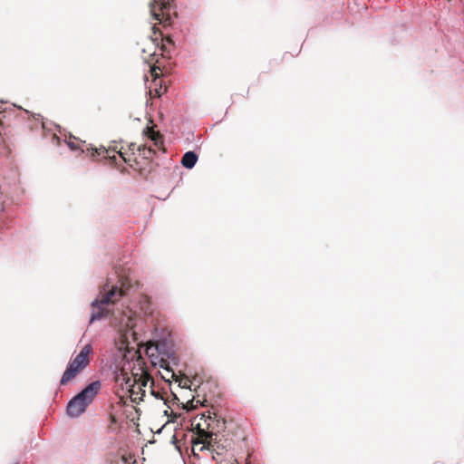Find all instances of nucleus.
<instances>
[{
  "label": "nucleus",
  "mask_w": 464,
  "mask_h": 464,
  "mask_svg": "<svg viewBox=\"0 0 464 464\" xmlns=\"http://www.w3.org/2000/svg\"><path fill=\"white\" fill-rule=\"evenodd\" d=\"M130 287V283L128 279L121 282V287L112 285L109 287V284L104 286V294L100 298H97L92 302V312L90 322L92 323L95 320H99L108 314V310L103 307L105 304H114L121 296L126 295V291Z\"/></svg>",
  "instance_id": "obj_2"
},
{
  "label": "nucleus",
  "mask_w": 464,
  "mask_h": 464,
  "mask_svg": "<svg viewBox=\"0 0 464 464\" xmlns=\"http://www.w3.org/2000/svg\"><path fill=\"white\" fill-rule=\"evenodd\" d=\"M152 29H153V31H154V34H157V28H156V26L154 25V26L152 27Z\"/></svg>",
  "instance_id": "obj_27"
},
{
  "label": "nucleus",
  "mask_w": 464,
  "mask_h": 464,
  "mask_svg": "<svg viewBox=\"0 0 464 464\" xmlns=\"http://www.w3.org/2000/svg\"><path fill=\"white\" fill-rule=\"evenodd\" d=\"M210 428H211V424H210V423H208V429H210Z\"/></svg>",
  "instance_id": "obj_28"
},
{
  "label": "nucleus",
  "mask_w": 464,
  "mask_h": 464,
  "mask_svg": "<svg viewBox=\"0 0 464 464\" xmlns=\"http://www.w3.org/2000/svg\"><path fill=\"white\" fill-rule=\"evenodd\" d=\"M111 422H115L116 421L115 417L114 416H111Z\"/></svg>",
  "instance_id": "obj_25"
},
{
  "label": "nucleus",
  "mask_w": 464,
  "mask_h": 464,
  "mask_svg": "<svg viewBox=\"0 0 464 464\" xmlns=\"http://www.w3.org/2000/svg\"><path fill=\"white\" fill-rule=\"evenodd\" d=\"M134 313L127 308L126 311H123L121 314V317L120 318V326L121 328H132L134 326Z\"/></svg>",
  "instance_id": "obj_11"
},
{
  "label": "nucleus",
  "mask_w": 464,
  "mask_h": 464,
  "mask_svg": "<svg viewBox=\"0 0 464 464\" xmlns=\"http://www.w3.org/2000/svg\"><path fill=\"white\" fill-rule=\"evenodd\" d=\"M153 395H155L157 398L160 397L159 393H156L154 391L151 392Z\"/></svg>",
  "instance_id": "obj_26"
},
{
  "label": "nucleus",
  "mask_w": 464,
  "mask_h": 464,
  "mask_svg": "<svg viewBox=\"0 0 464 464\" xmlns=\"http://www.w3.org/2000/svg\"><path fill=\"white\" fill-rule=\"evenodd\" d=\"M140 311L144 314V315H152L153 308L150 299L147 295H143L140 297Z\"/></svg>",
  "instance_id": "obj_13"
},
{
  "label": "nucleus",
  "mask_w": 464,
  "mask_h": 464,
  "mask_svg": "<svg viewBox=\"0 0 464 464\" xmlns=\"http://www.w3.org/2000/svg\"><path fill=\"white\" fill-rule=\"evenodd\" d=\"M145 365V361L140 353L134 352L131 360L123 362L120 371L116 372L115 381L121 384H129L131 382H141L142 385H147L149 382L153 383Z\"/></svg>",
  "instance_id": "obj_1"
},
{
  "label": "nucleus",
  "mask_w": 464,
  "mask_h": 464,
  "mask_svg": "<svg viewBox=\"0 0 464 464\" xmlns=\"http://www.w3.org/2000/svg\"><path fill=\"white\" fill-rule=\"evenodd\" d=\"M100 389L101 382L98 381L87 385L80 393L69 401L67 405L68 415L71 417H78L83 413Z\"/></svg>",
  "instance_id": "obj_4"
},
{
  "label": "nucleus",
  "mask_w": 464,
  "mask_h": 464,
  "mask_svg": "<svg viewBox=\"0 0 464 464\" xmlns=\"http://www.w3.org/2000/svg\"><path fill=\"white\" fill-rule=\"evenodd\" d=\"M198 156L193 151L186 152L181 160V164L187 169H192L197 163Z\"/></svg>",
  "instance_id": "obj_12"
},
{
  "label": "nucleus",
  "mask_w": 464,
  "mask_h": 464,
  "mask_svg": "<svg viewBox=\"0 0 464 464\" xmlns=\"http://www.w3.org/2000/svg\"><path fill=\"white\" fill-rule=\"evenodd\" d=\"M67 145L72 150H81L83 153H87V155H90L92 159H104L112 160H116L115 155H111V152L115 151L116 148L109 147L108 149H106L105 147L102 146L100 148H93L91 147L90 145H86L85 142H82V146H84L85 148H82L76 141L72 140V139H70L67 141Z\"/></svg>",
  "instance_id": "obj_7"
},
{
  "label": "nucleus",
  "mask_w": 464,
  "mask_h": 464,
  "mask_svg": "<svg viewBox=\"0 0 464 464\" xmlns=\"http://www.w3.org/2000/svg\"><path fill=\"white\" fill-rule=\"evenodd\" d=\"M28 127L31 130L38 129L40 127H44V123L39 116L38 117L34 116L32 120H29Z\"/></svg>",
  "instance_id": "obj_14"
},
{
  "label": "nucleus",
  "mask_w": 464,
  "mask_h": 464,
  "mask_svg": "<svg viewBox=\"0 0 464 464\" xmlns=\"http://www.w3.org/2000/svg\"><path fill=\"white\" fill-rule=\"evenodd\" d=\"M116 150L114 152L118 153L121 158L130 165V168L138 170L141 175H145L150 172L151 170V160L153 156L155 155V150L151 147H147L146 145H140L138 147L139 155L141 157V160L144 161L143 163L138 159H131L130 157H126L125 153H123L121 150H117V146H114Z\"/></svg>",
  "instance_id": "obj_5"
},
{
  "label": "nucleus",
  "mask_w": 464,
  "mask_h": 464,
  "mask_svg": "<svg viewBox=\"0 0 464 464\" xmlns=\"http://www.w3.org/2000/svg\"><path fill=\"white\" fill-rule=\"evenodd\" d=\"M208 418L209 420H212V418H214V419H215V418L217 417V414H216L215 412H213L214 417H212V416H211V412H210L209 411H208Z\"/></svg>",
  "instance_id": "obj_20"
},
{
  "label": "nucleus",
  "mask_w": 464,
  "mask_h": 464,
  "mask_svg": "<svg viewBox=\"0 0 464 464\" xmlns=\"http://www.w3.org/2000/svg\"><path fill=\"white\" fill-rule=\"evenodd\" d=\"M155 92H156V95L157 96L160 97L161 95V91L160 90L156 89Z\"/></svg>",
  "instance_id": "obj_22"
},
{
  "label": "nucleus",
  "mask_w": 464,
  "mask_h": 464,
  "mask_svg": "<svg viewBox=\"0 0 464 464\" xmlns=\"http://www.w3.org/2000/svg\"><path fill=\"white\" fill-rule=\"evenodd\" d=\"M194 401H195V399L193 398L192 400L187 401V403L183 405V408L188 411L197 408V404H194Z\"/></svg>",
  "instance_id": "obj_18"
},
{
  "label": "nucleus",
  "mask_w": 464,
  "mask_h": 464,
  "mask_svg": "<svg viewBox=\"0 0 464 464\" xmlns=\"http://www.w3.org/2000/svg\"><path fill=\"white\" fill-rule=\"evenodd\" d=\"M165 370H166V372H166V375H162V378H163V379H165L166 381H169V379H173V378H175V377H176L175 372H174L172 370H170V369L169 368V366H167V367L165 368Z\"/></svg>",
  "instance_id": "obj_17"
},
{
  "label": "nucleus",
  "mask_w": 464,
  "mask_h": 464,
  "mask_svg": "<svg viewBox=\"0 0 464 464\" xmlns=\"http://www.w3.org/2000/svg\"><path fill=\"white\" fill-rule=\"evenodd\" d=\"M169 9V3L162 0H152L150 3V13L156 20L160 23L163 22L165 15L167 18L165 21L169 20V14L167 13Z\"/></svg>",
  "instance_id": "obj_8"
},
{
  "label": "nucleus",
  "mask_w": 464,
  "mask_h": 464,
  "mask_svg": "<svg viewBox=\"0 0 464 464\" xmlns=\"http://www.w3.org/2000/svg\"><path fill=\"white\" fill-rule=\"evenodd\" d=\"M144 134L154 142V146L157 149H161L163 146L162 135L154 130V127H147L144 130Z\"/></svg>",
  "instance_id": "obj_10"
},
{
  "label": "nucleus",
  "mask_w": 464,
  "mask_h": 464,
  "mask_svg": "<svg viewBox=\"0 0 464 464\" xmlns=\"http://www.w3.org/2000/svg\"><path fill=\"white\" fill-rule=\"evenodd\" d=\"M227 464H238V462L236 459H231L227 462Z\"/></svg>",
  "instance_id": "obj_21"
},
{
  "label": "nucleus",
  "mask_w": 464,
  "mask_h": 464,
  "mask_svg": "<svg viewBox=\"0 0 464 464\" xmlns=\"http://www.w3.org/2000/svg\"><path fill=\"white\" fill-rule=\"evenodd\" d=\"M172 396L174 401H179V398L174 393H172Z\"/></svg>",
  "instance_id": "obj_24"
},
{
  "label": "nucleus",
  "mask_w": 464,
  "mask_h": 464,
  "mask_svg": "<svg viewBox=\"0 0 464 464\" xmlns=\"http://www.w3.org/2000/svg\"><path fill=\"white\" fill-rule=\"evenodd\" d=\"M162 45L160 47L162 52L169 51L168 45H173V41L169 36L162 37Z\"/></svg>",
  "instance_id": "obj_15"
},
{
  "label": "nucleus",
  "mask_w": 464,
  "mask_h": 464,
  "mask_svg": "<svg viewBox=\"0 0 464 464\" xmlns=\"http://www.w3.org/2000/svg\"><path fill=\"white\" fill-rule=\"evenodd\" d=\"M215 440H217V438H214V439H213V442H214V443H216V449H217V450H218V448H219V446H218V442H216Z\"/></svg>",
  "instance_id": "obj_23"
},
{
  "label": "nucleus",
  "mask_w": 464,
  "mask_h": 464,
  "mask_svg": "<svg viewBox=\"0 0 464 464\" xmlns=\"http://www.w3.org/2000/svg\"><path fill=\"white\" fill-rule=\"evenodd\" d=\"M198 430L197 438L192 440V451L195 453L196 450L199 451L208 450L211 452L212 458L217 461V464H225L223 459H219L222 453L217 451L216 443L213 442V430L206 431L204 429H200V424L198 425Z\"/></svg>",
  "instance_id": "obj_6"
},
{
  "label": "nucleus",
  "mask_w": 464,
  "mask_h": 464,
  "mask_svg": "<svg viewBox=\"0 0 464 464\" xmlns=\"http://www.w3.org/2000/svg\"><path fill=\"white\" fill-rule=\"evenodd\" d=\"M93 354L92 346L88 343L84 345L75 357L72 358L64 371L60 384L66 385L80 374L89 364Z\"/></svg>",
  "instance_id": "obj_3"
},
{
  "label": "nucleus",
  "mask_w": 464,
  "mask_h": 464,
  "mask_svg": "<svg viewBox=\"0 0 464 464\" xmlns=\"http://www.w3.org/2000/svg\"><path fill=\"white\" fill-rule=\"evenodd\" d=\"M164 414L167 415L168 417H170L169 421H175L178 418L180 417V414L174 412L172 410H166L164 411Z\"/></svg>",
  "instance_id": "obj_16"
},
{
  "label": "nucleus",
  "mask_w": 464,
  "mask_h": 464,
  "mask_svg": "<svg viewBox=\"0 0 464 464\" xmlns=\"http://www.w3.org/2000/svg\"><path fill=\"white\" fill-rule=\"evenodd\" d=\"M160 69L159 67L153 66V67H151V68H150L151 75H152L154 78L159 77V75H160Z\"/></svg>",
  "instance_id": "obj_19"
},
{
  "label": "nucleus",
  "mask_w": 464,
  "mask_h": 464,
  "mask_svg": "<svg viewBox=\"0 0 464 464\" xmlns=\"http://www.w3.org/2000/svg\"><path fill=\"white\" fill-rule=\"evenodd\" d=\"M125 385L129 388L132 401L138 403L139 401H143V397L145 396L144 387L147 385H142L141 382H131Z\"/></svg>",
  "instance_id": "obj_9"
}]
</instances>
